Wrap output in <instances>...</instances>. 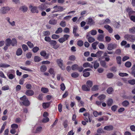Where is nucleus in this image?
Masks as SVG:
<instances>
[{
	"mask_svg": "<svg viewBox=\"0 0 135 135\" xmlns=\"http://www.w3.org/2000/svg\"><path fill=\"white\" fill-rule=\"evenodd\" d=\"M49 120V119L47 117H44L42 120V122L43 123H47Z\"/></svg>",
	"mask_w": 135,
	"mask_h": 135,
	"instance_id": "obj_49",
	"label": "nucleus"
},
{
	"mask_svg": "<svg viewBox=\"0 0 135 135\" xmlns=\"http://www.w3.org/2000/svg\"><path fill=\"white\" fill-rule=\"evenodd\" d=\"M10 66V65L6 64L1 63H0V67L3 68H7Z\"/></svg>",
	"mask_w": 135,
	"mask_h": 135,
	"instance_id": "obj_23",
	"label": "nucleus"
},
{
	"mask_svg": "<svg viewBox=\"0 0 135 135\" xmlns=\"http://www.w3.org/2000/svg\"><path fill=\"white\" fill-rule=\"evenodd\" d=\"M78 65L77 64H74L71 66V69L73 70H77L78 68Z\"/></svg>",
	"mask_w": 135,
	"mask_h": 135,
	"instance_id": "obj_29",
	"label": "nucleus"
},
{
	"mask_svg": "<svg viewBox=\"0 0 135 135\" xmlns=\"http://www.w3.org/2000/svg\"><path fill=\"white\" fill-rule=\"evenodd\" d=\"M113 103V100L111 98L109 99L107 101V104L108 106H110Z\"/></svg>",
	"mask_w": 135,
	"mask_h": 135,
	"instance_id": "obj_32",
	"label": "nucleus"
},
{
	"mask_svg": "<svg viewBox=\"0 0 135 135\" xmlns=\"http://www.w3.org/2000/svg\"><path fill=\"white\" fill-rule=\"evenodd\" d=\"M110 20L109 19L107 18L104 20L103 23L104 24H108L110 23Z\"/></svg>",
	"mask_w": 135,
	"mask_h": 135,
	"instance_id": "obj_52",
	"label": "nucleus"
},
{
	"mask_svg": "<svg viewBox=\"0 0 135 135\" xmlns=\"http://www.w3.org/2000/svg\"><path fill=\"white\" fill-rule=\"evenodd\" d=\"M113 126L112 125L106 126L104 127V129L107 131H110L113 129Z\"/></svg>",
	"mask_w": 135,
	"mask_h": 135,
	"instance_id": "obj_13",
	"label": "nucleus"
},
{
	"mask_svg": "<svg viewBox=\"0 0 135 135\" xmlns=\"http://www.w3.org/2000/svg\"><path fill=\"white\" fill-rule=\"evenodd\" d=\"M49 23L51 25H55L57 23V21L56 20L52 18L50 19L49 21Z\"/></svg>",
	"mask_w": 135,
	"mask_h": 135,
	"instance_id": "obj_14",
	"label": "nucleus"
},
{
	"mask_svg": "<svg viewBox=\"0 0 135 135\" xmlns=\"http://www.w3.org/2000/svg\"><path fill=\"white\" fill-rule=\"evenodd\" d=\"M9 89V87L8 85L4 86L2 88V90H6Z\"/></svg>",
	"mask_w": 135,
	"mask_h": 135,
	"instance_id": "obj_55",
	"label": "nucleus"
},
{
	"mask_svg": "<svg viewBox=\"0 0 135 135\" xmlns=\"http://www.w3.org/2000/svg\"><path fill=\"white\" fill-rule=\"evenodd\" d=\"M82 89L83 90L85 91H89L90 90V89L86 85H84L82 86Z\"/></svg>",
	"mask_w": 135,
	"mask_h": 135,
	"instance_id": "obj_17",
	"label": "nucleus"
},
{
	"mask_svg": "<svg viewBox=\"0 0 135 135\" xmlns=\"http://www.w3.org/2000/svg\"><path fill=\"white\" fill-rule=\"evenodd\" d=\"M104 27L108 31L109 33H111L113 32V29L110 26L106 25L104 26Z\"/></svg>",
	"mask_w": 135,
	"mask_h": 135,
	"instance_id": "obj_10",
	"label": "nucleus"
},
{
	"mask_svg": "<svg viewBox=\"0 0 135 135\" xmlns=\"http://www.w3.org/2000/svg\"><path fill=\"white\" fill-rule=\"evenodd\" d=\"M83 66L84 68L89 67L91 68H93V66L92 65H91L88 62H85L84 63L83 65Z\"/></svg>",
	"mask_w": 135,
	"mask_h": 135,
	"instance_id": "obj_22",
	"label": "nucleus"
},
{
	"mask_svg": "<svg viewBox=\"0 0 135 135\" xmlns=\"http://www.w3.org/2000/svg\"><path fill=\"white\" fill-rule=\"evenodd\" d=\"M56 44L57 42L55 40H51L50 42V44L52 46V47L55 49H56L59 47V46L56 45Z\"/></svg>",
	"mask_w": 135,
	"mask_h": 135,
	"instance_id": "obj_9",
	"label": "nucleus"
},
{
	"mask_svg": "<svg viewBox=\"0 0 135 135\" xmlns=\"http://www.w3.org/2000/svg\"><path fill=\"white\" fill-rule=\"evenodd\" d=\"M20 68L24 70L28 71L31 72L32 71L30 69L28 68L25 67L21 66L20 67Z\"/></svg>",
	"mask_w": 135,
	"mask_h": 135,
	"instance_id": "obj_31",
	"label": "nucleus"
},
{
	"mask_svg": "<svg viewBox=\"0 0 135 135\" xmlns=\"http://www.w3.org/2000/svg\"><path fill=\"white\" fill-rule=\"evenodd\" d=\"M7 75L8 76L9 78L10 79H12L15 77V75L14 74H7Z\"/></svg>",
	"mask_w": 135,
	"mask_h": 135,
	"instance_id": "obj_45",
	"label": "nucleus"
},
{
	"mask_svg": "<svg viewBox=\"0 0 135 135\" xmlns=\"http://www.w3.org/2000/svg\"><path fill=\"white\" fill-rule=\"evenodd\" d=\"M125 65L126 67L129 68L131 65V63L129 61H127L125 63Z\"/></svg>",
	"mask_w": 135,
	"mask_h": 135,
	"instance_id": "obj_51",
	"label": "nucleus"
},
{
	"mask_svg": "<svg viewBox=\"0 0 135 135\" xmlns=\"http://www.w3.org/2000/svg\"><path fill=\"white\" fill-rule=\"evenodd\" d=\"M57 63L59 66L62 70L65 69V67L63 66V61L61 59H58L57 60Z\"/></svg>",
	"mask_w": 135,
	"mask_h": 135,
	"instance_id": "obj_8",
	"label": "nucleus"
},
{
	"mask_svg": "<svg viewBox=\"0 0 135 135\" xmlns=\"http://www.w3.org/2000/svg\"><path fill=\"white\" fill-rule=\"evenodd\" d=\"M87 24L92 25L94 23V21L93 20L92 18L91 17H89L87 20Z\"/></svg>",
	"mask_w": 135,
	"mask_h": 135,
	"instance_id": "obj_12",
	"label": "nucleus"
},
{
	"mask_svg": "<svg viewBox=\"0 0 135 135\" xmlns=\"http://www.w3.org/2000/svg\"><path fill=\"white\" fill-rule=\"evenodd\" d=\"M103 52L100 51H99L96 53L97 57H100L102 54Z\"/></svg>",
	"mask_w": 135,
	"mask_h": 135,
	"instance_id": "obj_46",
	"label": "nucleus"
},
{
	"mask_svg": "<svg viewBox=\"0 0 135 135\" xmlns=\"http://www.w3.org/2000/svg\"><path fill=\"white\" fill-rule=\"evenodd\" d=\"M22 53V51L21 49L19 48L16 51V55L17 56L21 55Z\"/></svg>",
	"mask_w": 135,
	"mask_h": 135,
	"instance_id": "obj_21",
	"label": "nucleus"
},
{
	"mask_svg": "<svg viewBox=\"0 0 135 135\" xmlns=\"http://www.w3.org/2000/svg\"><path fill=\"white\" fill-rule=\"evenodd\" d=\"M113 90V88L112 87H110L108 88L107 90V92L108 94H110L112 93V92Z\"/></svg>",
	"mask_w": 135,
	"mask_h": 135,
	"instance_id": "obj_41",
	"label": "nucleus"
},
{
	"mask_svg": "<svg viewBox=\"0 0 135 135\" xmlns=\"http://www.w3.org/2000/svg\"><path fill=\"white\" fill-rule=\"evenodd\" d=\"M20 99L23 101L22 103L25 106H27L30 105V102L26 95H24L22 97L20 98Z\"/></svg>",
	"mask_w": 135,
	"mask_h": 135,
	"instance_id": "obj_2",
	"label": "nucleus"
},
{
	"mask_svg": "<svg viewBox=\"0 0 135 135\" xmlns=\"http://www.w3.org/2000/svg\"><path fill=\"white\" fill-rule=\"evenodd\" d=\"M68 120H64L62 123V125L65 128H66L68 126Z\"/></svg>",
	"mask_w": 135,
	"mask_h": 135,
	"instance_id": "obj_36",
	"label": "nucleus"
},
{
	"mask_svg": "<svg viewBox=\"0 0 135 135\" xmlns=\"http://www.w3.org/2000/svg\"><path fill=\"white\" fill-rule=\"evenodd\" d=\"M104 36L103 34H100L98 35L97 37V39L100 41H103L104 40Z\"/></svg>",
	"mask_w": 135,
	"mask_h": 135,
	"instance_id": "obj_26",
	"label": "nucleus"
},
{
	"mask_svg": "<svg viewBox=\"0 0 135 135\" xmlns=\"http://www.w3.org/2000/svg\"><path fill=\"white\" fill-rule=\"evenodd\" d=\"M22 48L24 51H26L28 50V48L27 46L25 44H23L22 46Z\"/></svg>",
	"mask_w": 135,
	"mask_h": 135,
	"instance_id": "obj_47",
	"label": "nucleus"
},
{
	"mask_svg": "<svg viewBox=\"0 0 135 135\" xmlns=\"http://www.w3.org/2000/svg\"><path fill=\"white\" fill-rule=\"evenodd\" d=\"M40 55L42 56L45 57V58L47 59L48 58L49 54H47L46 52L45 51H42L40 52Z\"/></svg>",
	"mask_w": 135,
	"mask_h": 135,
	"instance_id": "obj_15",
	"label": "nucleus"
},
{
	"mask_svg": "<svg viewBox=\"0 0 135 135\" xmlns=\"http://www.w3.org/2000/svg\"><path fill=\"white\" fill-rule=\"evenodd\" d=\"M41 90L42 93H47L49 91L47 88L45 87L42 88Z\"/></svg>",
	"mask_w": 135,
	"mask_h": 135,
	"instance_id": "obj_35",
	"label": "nucleus"
},
{
	"mask_svg": "<svg viewBox=\"0 0 135 135\" xmlns=\"http://www.w3.org/2000/svg\"><path fill=\"white\" fill-rule=\"evenodd\" d=\"M90 32L91 35H95L97 33V31L95 30H92L90 31Z\"/></svg>",
	"mask_w": 135,
	"mask_h": 135,
	"instance_id": "obj_59",
	"label": "nucleus"
},
{
	"mask_svg": "<svg viewBox=\"0 0 135 135\" xmlns=\"http://www.w3.org/2000/svg\"><path fill=\"white\" fill-rule=\"evenodd\" d=\"M98 46L99 48L101 49H103L104 48V46L102 43H100L98 45Z\"/></svg>",
	"mask_w": 135,
	"mask_h": 135,
	"instance_id": "obj_63",
	"label": "nucleus"
},
{
	"mask_svg": "<svg viewBox=\"0 0 135 135\" xmlns=\"http://www.w3.org/2000/svg\"><path fill=\"white\" fill-rule=\"evenodd\" d=\"M88 35H86V38L88 39V42L90 43H92L95 40V39L93 37H89Z\"/></svg>",
	"mask_w": 135,
	"mask_h": 135,
	"instance_id": "obj_19",
	"label": "nucleus"
},
{
	"mask_svg": "<svg viewBox=\"0 0 135 135\" xmlns=\"http://www.w3.org/2000/svg\"><path fill=\"white\" fill-rule=\"evenodd\" d=\"M128 83L131 85H134L135 84V80L132 79L128 81Z\"/></svg>",
	"mask_w": 135,
	"mask_h": 135,
	"instance_id": "obj_60",
	"label": "nucleus"
},
{
	"mask_svg": "<svg viewBox=\"0 0 135 135\" xmlns=\"http://www.w3.org/2000/svg\"><path fill=\"white\" fill-rule=\"evenodd\" d=\"M86 85L90 89L92 86L93 82L90 80H88L86 82Z\"/></svg>",
	"mask_w": 135,
	"mask_h": 135,
	"instance_id": "obj_24",
	"label": "nucleus"
},
{
	"mask_svg": "<svg viewBox=\"0 0 135 135\" xmlns=\"http://www.w3.org/2000/svg\"><path fill=\"white\" fill-rule=\"evenodd\" d=\"M100 63L102 66L105 68L107 67V66L106 65V63L103 60L101 61H100Z\"/></svg>",
	"mask_w": 135,
	"mask_h": 135,
	"instance_id": "obj_34",
	"label": "nucleus"
},
{
	"mask_svg": "<svg viewBox=\"0 0 135 135\" xmlns=\"http://www.w3.org/2000/svg\"><path fill=\"white\" fill-rule=\"evenodd\" d=\"M39 50V48L37 47H35L33 48L32 51L34 53L36 52Z\"/></svg>",
	"mask_w": 135,
	"mask_h": 135,
	"instance_id": "obj_56",
	"label": "nucleus"
},
{
	"mask_svg": "<svg viewBox=\"0 0 135 135\" xmlns=\"http://www.w3.org/2000/svg\"><path fill=\"white\" fill-rule=\"evenodd\" d=\"M50 104V102L44 103L42 104V106L43 108L46 109L49 107Z\"/></svg>",
	"mask_w": 135,
	"mask_h": 135,
	"instance_id": "obj_20",
	"label": "nucleus"
},
{
	"mask_svg": "<svg viewBox=\"0 0 135 135\" xmlns=\"http://www.w3.org/2000/svg\"><path fill=\"white\" fill-rule=\"evenodd\" d=\"M38 8L41 11L45 10L46 8V7H45L44 5V4H42L39 6H38Z\"/></svg>",
	"mask_w": 135,
	"mask_h": 135,
	"instance_id": "obj_39",
	"label": "nucleus"
},
{
	"mask_svg": "<svg viewBox=\"0 0 135 135\" xmlns=\"http://www.w3.org/2000/svg\"><path fill=\"white\" fill-rule=\"evenodd\" d=\"M117 45L115 44L110 43L108 44L107 49L109 50H111L116 47Z\"/></svg>",
	"mask_w": 135,
	"mask_h": 135,
	"instance_id": "obj_6",
	"label": "nucleus"
},
{
	"mask_svg": "<svg viewBox=\"0 0 135 135\" xmlns=\"http://www.w3.org/2000/svg\"><path fill=\"white\" fill-rule=\"evenodd\" d=\"M63 31L62 28L61 27L58 28L57 30L55 32V33L56 34H58L61 33Z\"/></svg>",
	"mask_w": 135,
	"mask_h": 135,
	"instance_id": "obj_44",
	"label": "nucleus"
},
{
	"mask_svg": "<svg viewBox=\"0 0 135 135\" xmlns=\"http://www.w3.org/2000/svg\"><path fill=\"white\" fill-rule=\"evenodd\" d=\"M98 43L99 42H98L96 41L94 42L92 44V47L95 50L96 49V46L98 44Z\"/></svg>",
	"mask_w": 135,
	"mask_h": 135,
	"instance_id": "obj_40",
	"label": "nucleus"
},
{
	"mask_svg": "<svg viewBox=\"0 0 135 135\" xmlns=\"http://www.w3.org/2000/svg\"><path fill=\"white\" fill-rule=\"evenodd\" d=\"M11 45L12 46H16L17 45V41L15 38H13L11 40Z\"/></svg>",
	"mask_w": 135,
	"mask_h": 135,
	"instance_id": "obj_27",
	"label": "nucleus"
},
{
	"mask_svg": "<svg viewBox=\"0 0 135 135\" xmlns=\"http://www.w3.org/2000/svg\"><path fill=\"white\" fill-rule=\"evenodd\" d=\"M44 39L46 41L49 42L51 40V38L49 36H46L45 38Z\"/></svg>",
	"mask_w": 135,
	"mask_h": 135,
	"instance_id": "obj_64",
	"label": "nucleus"
},
{
	"mask_svg": "<svg viewBox=\"0 0 135 135\" xmlns=\"http://www.w3.org/2000/svg\"><path fill=\"white\" fill-rule=\"evenodd\" d=\"M77 45L79 46H81L83 45V42L82 40H79L77 42Z\"/></svg>",
	"mask_w": 135,
	"mask_h": 135,
	"instance_id": "obj_54",
	"label": "nucleus"
},
{
	"mask_svg": "<svg viewBox=\"0 0 135 135\" xmlns=\"http://www.w3.org/2000/svg\"><path fill=\"white\" fill-rule=\"evenodd\" d=\"M53 9L54 10L52 11V13H54L55 12H57L59 11H62L65 10L63 7L60 6H56L53 7Z\"/></svg>",
	"mask_w": 135,
	"mask_h": 135,
	"instance_id": "obj_4",
	"label": "nucleus"
},
{
	"mask_svg": "<svg viewBox=\"0 0 135 135\" xmlns=\"http://www.w3.org/2000/svg\"><path fill=\"white\" fill-rule=\"evenodd\" d=\"M42 129V127L41 126L37 127L36 129L35 132L36 133H40Z\"/></svg>",
	"mask_w": 135,
	"mask_h": 135,
	"instance_id": "obj_25",
	"label": "nucleus"
},
{
	"mask_svg": "<svg viewBox=\"0 0 135 135\" xmlns=\"http://www.w3.org/2000/svg\"><path fill=\"white\" fill-rule=\"evenodd\" d=\"M10 8L8 7H3L0 9V13L3 14H5L10 11Z\"/></svg>",
	"mask_w": 135,
	"mask_h": 135,
	"instance_id": "obj_3",
	"label": "nucleus"
},
{
	"mask_svg": "<svg viewBox=\"0 0 135 135\" xmlns=\"http://www.w3.org/2000/svg\"><path fill=\"white\" fill-rule=\"evenodd\" d=\"M91 89L93 91L97 90L98 89V86L97 85H95L92 87Z\"/></svg>",
	"mask_w": 135,
	"mask_h": 135,
	"instance_id": "obj_50",
	"label": "nucleus"
},
{
	"mask_svg": "<svg viewBox=\"0 0 135 135\" xmlns=\"http://www.w3.org/2000/svg\"><path fill=\"white\" fill-rule=\"evenodd\" d=\"M5 42L6 45L9 46L11 44V40L10 38H7L5 41Z\"/></svg>",
	"mask_w": 135,
	"mask_h": 135,
	"instance_id": "obj_18",
	"label": "nucleus"
},
{
	"mask_svg": "<svg viewBox=\"0 0 135 135\" xmlns=\"http://www.w3.org/2000/svg\"><path fill=\"white\" fill-rule=\"evenodd\" d=\"M124 38L128 41L134 42L135 40V36L134 35L126 34L124 36Z\"/></svg>",
	"mask_w": 135,
	"mask_h": 135,
	"instance_id": "obj_1",
	"label": "nucleus"
},
{
	"mask_svg": "<svg viewBox=\"0 0 135 135\" xmlns=\"http://www.w3.org/2000/svg\"><path fill=\"white\" fill-rule=\"evenodd\" d=\"M129 17L132 21L135 23V15L131 16Z\"/></svg>",
	"mask_w": 135,
	"mask_h": 135,
	"instance_id": "obj_61",
	"label": "nucleus"
},
{
	"mask_svg": "<svg viewBox=\"0 0 135 135\" xmlns=\"http://www.w3.org/2000/svg\"><path fill=\"white\" fill-rule=\"evenodd\" d=\"M43 34L44 36H49L50 35V32L46 31H44L43 33Z\"/></svg>",
	"mask_w": 135,
	"mask_h": 135,
	"instance_id": "obj_62",
	"label": "nucleus"
},
{
	"mask_svg": "<svg viewBox=\"0 0 135 135\" xmlns=\"http://www.w3.org/2000/svg\"><path fill=\"white\" fill-rule=\"evenodd\" d=\"M60 25L61 27H64L66 26V22L64 21H62L60 23Z\"/></svg>",
	"mask_w": 135,
	"mask_h": 135,
	"instance_id": "obj_53",
	"label": "nucleus"
},
{
	"mask_svg": "<svg viewBox=\"0 0 135 135\" xmlns=\"http://www.w3.org/2000/svg\"><path fill=\"white\" fill-rule=\"evenodd\" d=\"M29 8L31 9V12L33 13H38L39 12L38 11L37 9V7L36 6H33L31 5L29 6Z\"/></svg>",
	"mask_w": 135,
	"mask_h": 135,
	"instance_id": "obj_7",
	"label": "nucleus"
},
{
	"mask_svg": "<svg viewBox=\"0 0 135 135\" xmlns=\"http://www.w3.org/2000/svg\"><path fill=\"white\" fill-rule=\"evenodd\" d=\"M117 63L119 64H121V58L120 56H117L116 57Z\"/></svg>",
	"mask_w": 135,
	"mask_h": 135,
	"instance_id": "obj_38",
	"label": "nucleus"
},
{
	"mask_svg": "<svg viewBox=\"0 0 135 135\" xmlns=\"http://www.w3.org/2000/svg\"><path fill=\"white\" fill-rule=\"evenodd\" d=\"M129 31L130 33H132L134 34L135 33V26L129 28Z\"/></svg>",
	"mask_w": 135,
	"mask_h": 135,
	"instance_id": "obj_33",
	"label": "nucleus"
},
{
	"mask_svg": "<svg viewBox=\"0 0 135 135\" xmlns=\"http://www.w3.org/2000/svg\"><path fill=\"white\" fill-rule=\"evenodd\" d=\"M105 97V96L104 95L102 94L98 97V98L99 100H102L104 99Z\"/></svg>",
	"mask_w": 135,
	"mask_h": 135,
	"instance_id": "obj_58",
	"label": "nucleus"
},
{
	"mask_svg": "<svg viewBox=\"0 0 135 135\" xmlns=\"http://www.w3.org/2000/svg\"><path fill=\"white\" fill-rule=\"evenodd\" d=\"M91 63L94 64V68L95 69H97L99 66V64L97 60L92 62Z\"/></svg>",
	"mask_w": 135,
	"mask_h": 135,
	"instance_id": "obj_16",
	"label": "nucleus"
},
{
	"mask_svg": "<svg viewBox=\"0 0 135 135\" xmlns=\"http://www.w3.org/2000/svg\"><path fill=\"white\" fill-rule=\"evenodd\" d=\"M60 36L59 35L56 34H53L51 36L52 38L53 39H56L59 38Z\"/></svg>",
	"mask_w": 135,
	"mask_h": 135,
	"instance_id": "obj_48",
	"label": "nucleus"
},
{
	"mask_svg": "<svg viewBox=\"0 0 135 135\" xmlns=\"http://www.w3.org/2000/svg\"><path fill=\"white\" fill-rule=\"evenodd\" d=\"M113 76V74L112 73H109L107 75V78L109 79L111 78Z\"/></svg>",
	"mask_w": 135,
	"mask_h": 135,
	"instance_id": "obj_57",
	"label": "nucleus"
},
{
	"mask_svg": "<svg viewBox=\"0 0 135 135\" xmlns=\"http://www.w3.org/2000/svg\"><path fill=\"white\" fill-rule=\"evenodd\" d=\"M79 75L76 72H74L71 74V76L73 78H77L79 76Z\"/></svg>",
	"mask_w": 135,
	"mask_h": 135,
	"instance_id": "obj_42",
	"label": "nucleus"
},
{
	"mask_svg": "<svg viewBox=\"0 0 135 135\" xmlns=\"http://www.w3.org/2000/svg\"><path fill=\"white\" fill-rule=\"evenodd\" d=\"M122 105L124 107H127L129 104V102L127 100H125L122 103Z\"/></svg>",
	"mask_w": 135,
	"mask_h": 135,
	"instance_id": "obj_43",
	"label": "nucleus"
},
{
	"mask_svg": "<svg viewBox=\"0 0 135 135\" xmlns=\"http://www.w3.org/2000/svg\"><path fill=\"white\" fill-rule=\"evenodd\" d=\"M26 95L28 96H32L34 94V91L32 90H27L25 93Z\"/></svg>",
	"mask_w": 135,
	"mask_h": 135,
	"instance_id": "obj_11",
	"label": "nucleus"
},
{
	"mask_svg": "<svg viewBox=\"0 0 135 135\" xmlns=\"http://www.w3.org/2000/svg\"><path fill=\"white\" fill-rule=\"evenodd\" d=\"M20 9L23 12H25L27 11L28 9L26 6H23L20 7Z\"/></svg>",
	"mask_w": 135,
	"mask_h": 135,
	"instance_id": "obj_30",
	"label": "nucleus"
},
{
	"mask_svg": "<svg viewBox=\"0 0 135 135\" xmlns=\"http://www.w3.org/2000/svg\"><path fill=\"white\" fill-rule=\"evenodd\" d=\"M126 12L128 13L129 17L131 16L135 15V11L132 10V9L130 7L127 8L126 9Z\"/></svg>",
	"mask_w": 135,
	"mask_h": 135,
	"instance_id": "obj_5",
	"label": "nucleus"
},
{
	"mask_svg": "<svg viewBox=\"0 0 135 135\" xmlns=\"http://www.w3.org/2000/svg\"><path fill=\"white\" fill-rule=\"evenodd\" d=\"M34 61L36 62H38L41 60V58L38 56H35L34 58Z\"/></svg>",
	"mask_w": 135,
	"mask_h": 135,
	"instance_id": "obj_37",
	"label": "nucleus"
},
{
	"mask_svg": "<svg viewBox=\"0 0 135 135\" xmlns=\"http://www.w3.org/2000/svg\"><path fill=\"white\" fill-rule=\"evenodd\" d=\"M47 70V67L45 65H43L40 68V71L42 72H44L46 71Z\"/></svg>",
	"mask_w": 135,
	"mask_h": 135,
	"instance_id": "obj_28",
	"label": "nucleus"
}]
</instances>
